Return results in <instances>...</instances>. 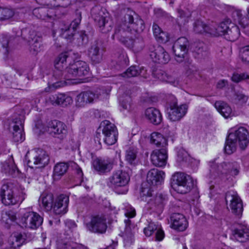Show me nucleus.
<instances>
[{
	"mask_svg": "<svg viewBox=\"0 0 249 249\" xmlns=\"http://www.w3.org/2000/svg\"><path fill=\"white\" fill-rule=\"evenodd\" d=\"M33 14L37 18L47 21L53 19L55 16L54 10L47 7L35 8L33 11Z\"/></svg>",
	"mask_w": 249,
	"mask_h": 249,
	"instance_id": "obj_32",
	"label": "nucleus"
},
{
	"mask_svg": "<svg viewBox=\"0 0 249 249\" xmlns=\"http://www.w3.org/2000/svg\"><path fill=\"white\" fill-rule=\"evenodd\" d=\"M143 232L146 236H150L153 233H155L156 241H160L164 237V232L161 226L154 222H150L147 226L143 229Z\"/></svg>",
	"mask_w": 249,
	"mask_h": 249,
	"instance_id": "obj_27",
	"label": "nucleus"
},
{
	"mask_svg": "<svg viewBox=\"0 0 249 249\" xmlns=\"http://www.w3.org/2000/svg\"><path fill=\"white\" fill-rule=\"evenodd\" d=\"M154 187L147 182L142 183L141 189L140 196L142 200L147 201L152 198L154 192Z\"/></svg>",
	"mask_w": 249,
	"mask_h": 249,
	"instance_id": "obj_40",
	"label": "nucleus"
},
{
	"mask_svg": "<svg viewBox=\"0 0 249 249\" xmlns=\"http://www.w3.org/2000/svg\"><path fill=\"white\" fill-rule=\"evenodd\" d=\"M171 227L173 229L183 231L188 226V222L184 215L180 213H174L170 216Z\"/></svg>",
	"mask_w": 249,
	"mask_h": 249,
	"instance_id": "obj_25",
	"label": "nucleus"
},
{
	"mask_svg": "<svg viewBox=\"0 0 249 249\" xmlns=\"http://www.w3.org/2000/svg\"><path fill=\"white\" fill-rule=\"evenodd\" d=\"M15 14L14 11L7 7H0V21L6 20L12 18Z\"/></svg>",
	"mask_w": 249,
	"mask_h": 249,
	"instance_id": "obj_52",
	"label": "nucleus"
},
{
	"mask_svg": "<svg viewBox=\"0 0 249 249\" xmlns=\"http://www.w3.org/2000/svg\"><path fill=\"white\" fill-rule=\"evenodd\" d=\"M137 154V148L133 147H129L125 152V160L129 164L136 165L138 163Z\"/></svg>",
	"mask_w": 249,
	"mask_h": 249,
	"instance_id": "obj_46",
	"label": "nucleus"
},
{
	"mask_svg": "<svg viewBox=\"0 0 249 249\" xmlns=\"http://www.w3.org/2000/svg\"><path fill=\"white\" fill-rule=\"evenodd\" d=\"M92 166L99 174L109 172L113 167L112 163L109 160L101 158L95 159L92 162Z\"/></svg>",
	"mask_w": 249,
	"mask_h": 249,
	"instance_id": "obj_28",
	"label": "nucleus"
},
{
	"mask_svg": "<svg viewBox=\"0 0 249 249\" xmlns=\"http://www.w3.org/2000/svg\"><path fill=\"white\" fill-rule=\"evenodd\" d=\"M103 124L105 125L102 130L104 142L108 145L114 144L117 142L118 137L116 127L108 121L104 122Z\"/></svg>",
	"mask_w": 249,
	"mask_h": 249,
	"instance_id": "obj_19",
	"label": "nucleus"
},
{
	"mask_svg": "<svg viewBox=\"0 0 249 249\" xmlns=\"http://www.w3.org/2000/svg\"><path fill=\"white\" fill-rule=\"evenodd\" d=\"M228 82L225 80H221L218 82L217 84V88L218 89H222L227 85Z\"/></svg>",
	"mask_w": 249,
	"mask_h": 249,
	"instance_id": "obj_64",
	"label": "nucleus"
},
{
	"mask_svg": "<svg viewBox=\"0 0 249 249\" xmlns=\"http://www.w3.org/2000/svg\"><path fill=\"white\" fill-rule=\"evenodd\" d=\"M1 170L5 174L12 177H14L16 174L18 172L16 165L12 162H6L3 164Z\"/></svg>",
	"mask_w": 249,
	"mask_h": 249,
	"instance_id": "obj_50",
	"label": "nucleus"
},
{
	"mask_svg": "<svg viewBox=\"0 0 249 249\" xmlns=\"http://www.w3.org/2000/svg\"><path fill=\"white\" fill-rule=\"evenodd\" d=\"M48 131L52 135L61 140L66 137L68 133L66 125L57 120L52 121L49 123Z\"/></svg>",
	"mask_w": 249,
	"mask_h": 249,
	"instance_id": "obj_20",
	"label": "nucleus"
},
{
	"mask_svg": "<svg viewBox=\"0 0 249 249\" xmlns=\"http://www.w3.org/2000/svg\"><path fill=\"white\" fill-rule=\"evenodd\" d=\"M164 178V172L157 169L150 170L147 174V182L153 186L160 184Z\"/></svg>",
	"mask_w": 249,
	"mask_h": 249,
	"instance_id": "obj_31",
	"label": "nucleus"
},
{
	"mask_svg": "<svg viewBox=\"0 0 249 249\" xmlns=\"http://www.w3.org/2000/svg\"><path fill=\"white\" fill-rule=\"evenodd\" d=\"M171 186L178 193L183 194L190 192L196 184V181L184 173L176 172L171 178Z\"/></svg>",
	"mask_w": 249,
	"mask_h": 249,
	"instance_id": "obj_4",
	"label": "nucleus"
},
{
	"mask_svg": "<svg viewBox=\"0 0 249 249\" xmlns=\"http://www.w3.org/2000/svg\"><path fill=\"white\" fill-rule=\"evenodd\" d=\"M28 42L30 46V51L33 54H36L42 50V37L37 36L34 31L30 32Z\"/></svg>",
	"mask_w": 249,
	"mask_h": 249,
	"instance_id": "obj_30",
	"label": "nucleus"
},
{
	"mask_svg": "<svg viewBox=\"0 0 249 249\" xmlns=\"http://www.w3.org/2000/svg\"><path fill=\"white\" fill-rule=\"evenodd\" d=\"M50 5L53 7H67L70 3V0H50Z\"/></svg>",
	"mask_w": 249,
	"mask_h": 249,
	"instance_id": "obj_57",
	"label": "nucleus"
},
{
	"mask_svg": "<svg viewBox=\"0 0 249 249\" xmlns=\"http://www.w3.org/2000/svg\"><path fill=\"white\" fill-rule=\"evenodd\" d=\"M249 79V75L245 73H234L231 77V80L232 81L238 83L242 80Z\"/></svg>",
	"mask_w": 249,
	"mask_h": 249,
	"instance_id": "obj_58",
	"label": "nucleus"
},
{
	"mask_svg": "<svg viewBox=\"0 0 249 249\" xmlns=\"http://www.w3.org/2000/svg\"><path fill=\"white\" fill-rule=\"evenodd\" d=\"M120 105L124 110L130 111L131 110V99L129 96L120 98Z\"/></svg>",
	"mask_w": 249,
	"mask_h": 249,
	"instance_id": "obj_54",
	"label": "nucleus"
},
{
	"mask_svg": "<svg viewBox=\"0 0 249 249\" xmlns=\"http://www.w3.org/2000/svg\"><path fill=\"white\" fill-rule=\"evenodd\" d=\"M150 141L152 143L155 144L158 147L166 148L167 145L166 139L159 133L154 132L152 133Z\"/></svg>",
	"mask_w": 249,
	"mask_h": 249,
	"instance_id": "obj_43",
	"label": "nucleus"
},
{
	"mask_svg": "<svg viewBox=\"0 0 249 249\" xmlns=\"http://www.w3.org/2000/svg\"><path fill=\"white\" fill-rule=\"evenodd\" d=\"M210 23L205 24L200 20H196L194 23V31L196 34L206 33L210 35Z\"/></svg>",
	"mask_w": 249,
	"mask_h": 249,
	"instance_id": "obj_47",
	"label": "nucleus"
},
{
	"mask_svg": "<svg viewBox=\"0 0 249 249\" xmlns=\"http://www.w3.org/2000/svg\"><path fill=\"white\" fill-rule=\"evenodd\" d=\"M23 117L19 115L18 117L13 119L10 126L13 127L12 139L15 142H22L25 140V135L23 132Z\"/></svg>",
	"mask_w": 249,
	"mask_h": 249,
	"instance_id": "obj_21",
	"label": "nucleus"
},
{
	"mask_svg": "<svg viewBox=\"0 0 249 249\" xmlns=\"http://www.w3.org/2000/svg\"><path fill=\"white\" fill-rule=\"evenodd\" d=\"M249 97L240 92L235 93V99L237 100L241 104H245L247 102Z\"/></svg>",
	"mask_w": 249,
	"mask_h": 249,
	"instance_id": "obj_62",
	"label": "nucleus"
},
{
	"mask_svg": "<svg viewBox=\"0 0 249 249\" xmlns=\"http://www.w3.org/2000/svg\"><path fill=\"white\" fill-rule=\"evenodd\" d=\"M193 52L194 56L198 59L205 56L208 53L206 51V47L203 43L197 44L195 46Z\"/></svg>",
	"mask_w": 249,
	"mask_h": 249,
	"instance_id": "obj_49",
	"label": "nucleus"
},
{
	"mask_svg": "<svg viewBox=\"0 0 249 249\" xmlns=\"http://www.w3.org/2000/svg\"><path fill=\"white\" fill-rule=\"evenodd\" d=\"M189 46V42L185 37H180L175 41L172 49L177 61L180 63L183 61L188 51Z\"/></svg>",
	"mask_w": 249,
	"mask_h": 249,
	"instance_id": "obj_16",
	"label": "nucleus"
},
{
	"mask_svg": "<svg viewBox=\"0 0 249 249\" xmlns=\"http://www.w3.org/2000/svg\"><path fill=\"white\" fill-rule=\"evenodd\" d=\"M189 158L187 152L183 149H179L177 153V160L178 162H186Z\"/></svg>",
	"mask_w": 249,
	"mask_h": 249,
	"instance_id": "obj_56",
	"label": "nucleus"
},
{
	"mask_svg": "<svg viewBox=\"0 0 249 249\" xmlns=\"http://www.w3.org/2000/svg\"><path fill=\"white\" fill-rule=\"evenodd\" d=\"M231 16L234 21L238 22L243 29H245L249 24V20L247 18L243 17L240 10H234L232 12Z\"/></svg>",
	"mask_w": 249,
	"mask_h": 249,
	"instance_id": "obj_44",
	"label": "nucleus"
},
{
	"mask_svg": "<svg viewBox=\"0 0 249 249\" xmlns=\"http://www.w3.org/2000/svg\"><path fill=\"white\" fill-rule=\"evenodd\" d=\"M92 17L98 26L99 31L104 34L110 32L112 29V22L102 10L93 9L91 11Z\"/></svg>",
	"mask_w": 249,
	"mask_h": 249,
	"instance_id": "obj_11",
	"label": "nucleus"
},
{
	"mask_svg": "<svg viewBox=\"0 0 249 249\" xmlns=\"http://www.w3.org/2000/svg\"><path fill=\"white\" fill-rule=\"evenodd\" d=\"M178 17L177 18V22L179 26L184 25L188 21L189 15H187L183 10H178Z\"/></svg>",
	"mask_w": 249,
	"mask_h": 249,
	"instance_id": "obj_55",
	"label": "nucleus"
},
{
	"mask_svg": "<svg viewBox=\"0 0 249 249\" xmlns=\"http://www.w3.org/2000/svg\"><path fill=\"white\" fill-rule=\"evenodd\" d=\"M69 203V196L64 194L58 196L53 205V213L56 215H59L65 214L68 212Z\"/></svg>",
	"mask_w": 249,
	"mask_h": 249,
	"instance_id": "obj_22",
	"label": "nucleus"
},
{
	"mask_svg": "<svg viewBox=\"0 0 249 249\" xmlns=\"http://www.w3.org/2000/svg\"><path fill=\"white\" fill-rule=\"evenodd\" d=\"M113 37H116L122 42L127 47L133 49L137 52L141 51L144 46L143 38L139 35H129V36L124 37L120 34V36L113 35Z\"/></svg>",
	"mask_w": 249,
	"mask_h": 249,
	"instance_id": "obj_14",
	"label": "nucleus"
},
{
	"mask_svg": "<svg viewBox=\"0 0 249 249\" xmlns=\"http://www.w3.org/2000/svg\"><path fill=\"white\" fill-rule=\"evenodd\" d=\"M121 75L123 77L125 78L135 77L138 75L146 77V70L143 68H140L136 66H131Z\"/></svg>",
	"mask_w": 249,
	"mask_h": 249,
	"instance_id": "obj_39",
	"label": "nucleus"
},
{
	"mask_svg": "<svg viewBox=\"0 0 249 249\" xmlns=\"http://www.w3.org/2000/svg\"><path fill=\"white\" fill-rule=\"evenodd\" d=\"M228 21H223L216 24L215 22H211L210 23V35L214 36H224L227 30L228 29Z\"/></svg>",
	"mask_w": 249,
	"mask_h": 249,
	"instance_id": "obj_36",
	"label": "nucleus"
},
{
	"mask_svg": "<svg viewBox=\"0 0 249 249\" xmlns=\"http://www.w3.org/2000/svg\"><path fill=\"white\" fill-rule=\"evenodd\" d=\"M124 214L128 218L124 220L125 229L123 233V237L124 246L129 247L134 241V235L136 230V227L134 224L131 223V221L129 218H132L136 215L135 209L132 207L129 204L125 203L124 204Z\"/></svg>",
	"mask_w": 249,
	"mask_h": 249,
	"instance_id": "obj_5",
	"label": "nucleus"
},
{
	"mask_svg": "<svg viewBox=\"0 0 249 249\" xmlns=\"http://www.w3.org/2000/svg\"><path fill=\"white\" fill-rule=\"evenodd\" d=\"M153 74L160 80L165 82H172L167 78V74L162 70L157 71Z\"/></svg>",
	"mask_w": 249,
	"mask_h": 249,
	"instance_id": "obj_60",
	"label": "nucleus"
},
{
	"mask_svg": "<svg viewBox=\"0 0 249 249\" xmlns=\"http://www.w3.org/2000/svg\"><path fill=\"white\" fill-rule=\"evenodd\" d=\"M145 28L144 21L140 18L137 17L135 19L133 16L130 14H125L124 17V20L117 25L115 29L116 35L120 34L124 37L129 36V35H139Z\"/></svg>",
	"mask_w": 249,
	"mask_h": 249,
	"instance_id": "obj_1",
	"label": "nucleus"
},
{
	"mask_svg": "<svg viewBox=\"0 0 249 249\" xmlns=\"http://www.w3.org/2000/svg\"><path fill=\"white\" fill-rule=\"evenodd\" d=\"M168 201L167 196L161 193H158L155 196L149 198L147 202V208L152 212L161 213Z\"/></svg>",
	"mask_w": 249,
	"mask_h": 249,
	"instance_id": "obj_18",
	"label": "nucleus"
},
{
	"mask_svg": "<svg viewBox=\"0 0 249 249\" xmlns=\"http://www.w3.org/2000/svg\"><path fill=\"white\" fill-rule=\"evenodd\" d=\"M95 98V94L90 91L81 92L76 99V105L78 107H84L92 103Z\"/></svg>",
	"mask_w": 249,
	"mask_h": 249,
	"instance_id": "obj_35",
	"label": "nucleus"
},
{
	"mask_svg": "<svg viewBox=\"0 0 249 249\" xmlns=\"http://www.w3.org/2000/svg\"><path fill=\"white\" fill-rule=\"evenodd\" d=\"M16 189L9 182L3 183L0 189V196L2 203L5 206L14 205L19 202L21 203L25 199V193L21 189L19 195L16 193Z\"/></svg>",
	"mask_w": 249,
	"mask_h": 249,
	"instance_id": "obj_7",
	"label": "nucleus"
},
{
	"mask_svg": "<svg viewBox=\"0 0 249 249\" xmlns=\"http://www.w3.org/2000/svg\"><path fill=\"white\" fill-rule=\"evenodd\" d=\"M76 17L68 27L62 29V31L64 32L62 35L66 38L71 39L72 38L81 22L82 18L81 13L77 11L76 12Z\"/></svg>",
	"mask_w": 249,
	"mask_h": 249,
	"instance_id": "obj_29",
	"label": "nucleus"
},
{
	"mask_svg": "<svg viewBox=\"0 0 249 249\" xmlns=\"http://www.w3.org/2000/svg\"><path fill=\"white\" fill-rule=\"evenodd\" d=\"M70 58V53L66 52L60 53L55 59L54 65L56 70L54 71L53 78L55 80L52 84L51 87L54 89L62 87L66 85V81L64 80L65 71L62 70L66 66L67 60Z\"/></svg>",
	"mask_w": 249,
	"mask_h": 249,
	"instance_id": "obj_8",
	"label": "nucleus"
},
{
	"mask_svg": "<svg viewBox=\"0 0 249 249\" xmlns=\"http://www.w3.org/2000/svg\"><path fill=\"white\" fill-rule=\"evenodd\" d=\"M88 55L94 64L100 63L103 60V50L97 41L92 43L88 49Z\"/></svg>",
	"mask_w": 249,
	"mask_h": 249,
	"instance_id": "obj_26",
	"label": "nucleus"
},
{
	"mask_svg": "<svg viewBox=\"0 0 249 249\" xmlns=\"http://www.w3.org/2000/svg\"><path fill=\"white\" fill-rule=\"evenodd\" d=\"M225 200L227 203L230 202V207L231 212L234 214L241 216L243 210L242 201L236 192L230 191L225 195Z\"/></svg>",
	"mask_w": 249,
	"mask_h": 249,
	"instance_id": "obj_17",
	"label": "nucleus"
},
{
	"mask_svg": "<svg viewBox=\"0 0 249 249\" xmlns=\"http://www.w3.org/2000/svg\"><path fill=\"white\" fill-rule=\"evenodd\" d=\"M28 166L33 168V165L38 167H44L49 162V157L46 151L41 149H36L31 152L28 151L25 157Z\"/></svg>",
	"mask_w": 249,
	"mask_h": 249,
	"instance_id": "obj_10",
	"label": "nucleus"
},
{
	"mask_svg": "<svg viewBox=\"0 0 249 249\" xmlns=\"http://www.w3.org/2000/svg\"><path fill=\"white\" fill-rule=\"evenodd\" d=\"M14 39L13 36L7 35H2L0 36V42L2 47L5 49V53H7L9 51V44Z\"/></svg>",
	"mask_w": 249,
	"mask_h": 249,
	"instance_id": "obj_53",
	"label": "nucleus"
},
{
	"mask_svg": "<svg viewBox=\"0 0 249 249\" xmlns=\"http://www.w3.org/2000/svg\"><path fill=\"white\" fill-rule=\"evenodd\" d=\"M228 27L225 34L224 37L231 41L236 40L240 35L239 27L233 23H230Z\"/></svg>",
	"mask_w": 249,
	"mask_h": 249,
	"instance_id": "obj_38",
	"label": "nucleus"
},
{
	"mask_svg": "<svg viewBox=\"0 0 249 249\" xmlns=\"http://www.w3.org/2000/svg\"><path fill=\"white\" fill-rule=\"evenodd\" d=\"M130 180L128 173L123 170L114 171L108 178V185L118 194H125L128 191L126 186Z\"/></svg>",
	"mask_w": 249,
	"mask_h": 249,
	"instance_id": "obj_6",
	"label": "nucleus"
},
{
	"mask_svg": "<svg viewBox=\"0 0 249 249\" xmlns=\"http://www.w3.org/2000/svg\"><path fill=\"white\" fill-rule=\"evenodd\" d=\"M145 117L152 124L158 125L162 121V116L160 111L154 108L149 107L145 111Z\"/></svg>",
	"mask_w": 249,
	"mask_h": 249,
	"instance_id": "obj_37",
	"label": "nucleus"
},
{
	"mask_svg": "<svg viewBox=\"0 0 249 249\" xmlns=\"http://www.w3.org/2000/svg\"><path fill=\"white\" fill-rule=\"evenodd\" d=\"M88 64L83 61H77L70 64L65 70L64 80H71L76 78L88 75L89 73Z\"/></svg>",
	"mask_w": 249,
	"mask_h": 249,
	"instance_id": "obj_9",
	"label": "nucleus"
},
{
	"mask_svg": "<svg viewBox=\"0 0 249 249\" xmlns=\"http://www.w3.org/2000/svg\"><path fill=\"white\" fill-rule=\"evenodd\" d=\"M50 102L53 105H61L66 107L71 104L72 102V98L66 94L58 93L52 95L49 97Z\"/></svg>",
	"mask_w": 249,
	"mask_h": 249,
	"instance_id": "obj_34",
	"label": "nucleus"
},
{
	"mask_svg": "<svg viewBox=\"0 0 249 249\" xmlns=\"http://www.w3.org/2000/svg\"><path fill=\"white\" fill-rule=\"evenodd\" d=\"M232 238L241 243L249 240V227L245 224H238L231 231Z\"/></svg>",
	"mask_w": 249,
	"mask_h": 249,
	"instance_id": "obj_23",
	"label": "nucleus"
},
{
	"mask_svg": "<svg viewBox=\"0 0 249 249\" xmlns=\"http://www.w3.org/2000/svg\"><path fill=\"white\" fill-rule=\"evenodd\" d=\"M240 56L243 61L249 64V45L245 46L242 49Z\"/></svg>",
	"mask_w": 249,
	"mask_h": 249,
	"instance_id": "obj_59",
	"label": "nucleus"
},
{
	"mask_svg": "<svg viewBox=\"0 0 249 249\" xmlns=\"http://www.w3.org/2000/svg\"><path fill=\"white\" fill-rule=\"evenodd\" d=\"M166 148L154 150L151 154V160L156 166L162 167L166 165L167 159Z\"/></svg>",
	"mask_w": 249,
	"mask_h": 249,
	"instance_id": "obj_24",
	"label": "nucleus"
},
{
	"mask_svg": "<svg viewBox=\"0 0 249 249\" xmlns=\"http://www.w3.org/2000/svg\"><path fill=\"white\" fill-rule=\"evenodd\" d=\"M237 142L243 150L246 148L249 142V132L244 127H240L234 132L229 133L225 142V152L230 155L235 151Z\"/></svg>",
	"mask_w": 249,
	"mask_h": 249,
	"instance_id": "obj_2",
	"label": "nucleus"
},
{
	"mask_svg": "<svg viewBox=\"0 0 249 249\" xmlns=\"http://www.w3.org/2000/svg\"><path fill=\"white\" fill-rule=\"evenodd\" d=\"M148 49L150 57L155 63L166 64L170 59L168 53L160 45L150 44Z\"/></svg>",
	"mask_w": 249,
	"mask_h": 249,
	"instance_id": "obj_15",
	"label": "nucleus"
},
{
	"mask_svg": "<svg viewBox=\"0 0 249 249\" xmlns=\"http://www.w3.org/2000/svg\"><path fill=\"white\" fill-rule=\"evenodd\" d=\"M11 245L13 249L20 247L25 242V238L20 233H14L10 237Z\"/></svg>",
	"mask_w": 249,
	"mask_h": 249,
	"instance_id": "obj_48",
	"label": "nucleus"
},
{
	"mask_svg": "<svg viewBox=\"0 0 249 249\" xmlns=\"http://www.w3.org/2000/svg\"><path fill=\"white\" fill-rule=\"evenodd\" d=\"M156 40L160 43H166L169 39L168 34L163 31H161L158 34V36L155 37Z\"/></svg>",
	"mask_w": 249,
	"mask_h": 249,
	"instance_id": "obj_61",
	"label": "nucleus"
},
{
	"mask_svg": "<svg viewBox=\"0 0 249 249\" xmlns=\"http://www.w3.org/2000/svg\"><path fill=\"white\" fill-rule=\"evenodd\" d=\"M153 34L155 37H157L158 36V34L162 31L159 26L156 24H153Z\"/></svg>",
	"mask_w": 249,
	"mask_h": 249,
	"instance_id": "obj_63",
	"label": "nucleus"
},
{
	"mask_svg": "<svg viewBox=\"0 0 249 249\" xmlns=\"http://www.w3.org/2000/svg\"><path fill=\"white\" fill-rule=\"evenodd\" d=\"M214 106L220 113L225 118L233 116L231 107L226 103L222 101H216Z\"/></svg>",
	"mask_w": 249,
	"mask_h": 249,
	"instance_id": "obj_41",
	"label": "nucleus"
},
{
	"mask_svg": "<svg viewBox=\"0 0 249 249\" xmlns=\"http://www.w3.org/2000/svg\"><path fill=\"white\" fill-rule=\"evenodd\" d=\"M187 108L185 105L180 106L174 105L171 107L168 112V118L172 121H177L179 120L186 113Z\"/></svg>",
	"mask_w": 249,
	"mask_h": 249,
	"instance_id": "obj_33",
	"label": "nucleus"
},
{
	"mask_svg": "<svg viewBox=\"0 0 249 249\" xmlns=\"http://www.w3.org/2000/svg\"><path fill=\"white\" fill-rule=\"evenodd\" d=\"M210 172L214 178L219 177L221 180L225 181L230 176H236L238 174L240 168L239 164L235 161L223 162L217 165L215 161L211 162Z\"/></svg>",
	"mask_w": 249,
	"mask_h": 249,
	"instance_id": "obj_3",
	"label": "nucleus"
},
{
	"mask_svg": "<svg viewBox=\"0 0 249 249\" xmlns=\"http://www.w3.org/2000/svg\"><path fill=\"white\" fill-rule=\"evenodd\" d=\"M17 219L16 214L11 211L2 212L1 213V221L8 225Z\"/></svg>",
	"mask_w": 249,
	"mask_h": 249,
	"instance_id": "obj_51",
	"label": "nucleus"
},
{
	"mask_svg": "<svg viewBox=\"0 0 249 249\" xmlns=\"http://www.w3.org/2000/svg\"><path fill=\"white\" fill-rule=\"evenodd\" d=\"M69 165L66 162H59L54 167L53 177L54 179H58L67 171Z\"/></svg>",
	"mask_w": 249,
	"mask_h": 249,
	"instance_id": "obj_45",
	"label": "nucleus"
},
{
	"mask_svg": "<svg viewBox=\"0 0 249 249\" xmlns=\"http://www.w3.org/2000/svg\"><path fill=\"white\" fill-rule=\"evenodd\" d=\"M39 200H41L42 206L46 211H49L52 209L54 201L53 196L52 193L47 192L42 193Z\"/></svg>",
	"mask_w": 249,
	"mask_h": 249,
	"instance_id": "obj_42",
	"label": "nucleus"
},
{
	"mask_svg": "<svg viewBox=\"0 0 249 249\" xmlns=\"http://www.w3.org/2000/svg\"><path fill=\"white\" fill-rule=\"evenodd\" d=\"M43 222V218L37 213L33 211H26L22 215L20 225L22 228L36 229Z\"/></svg>",
	"mask_w": 249,
	"mask_h": 249,
	"instance_id": "obj_13",
	"label": "nucleus"
},
{
	"mask_svg": "<svg viewBox=\"0 0 249 249\" xmlns=\"http://www.w3.org/2000/svg\"><path fill=\"white\" fill-rule=\"evenodd\" d=\"M86 227L88 231L92 233H105L107 227L105 215L103 214L92 215L90 221L86 223Z\"/></svg>",
	"mask_w": 249,
	"mask_h": 249,
	"instance_id": "obj_12",
	"label": "nucleus"
}]
</instances>
